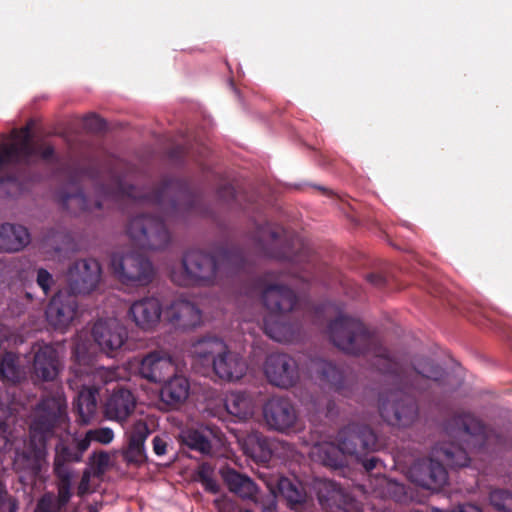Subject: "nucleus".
Returning <instances> with one entry per match:
<instances>
[{
	"instance_id": "0e129e2a",
	"label": "nucleus",
	"mask_w": 512,
	"mask_h": 512,
	"mask_svg": "<svg viewBox=\"0 0 512 512\" xmlns=\"http://www.w3.org/2000/svg\"><path fill=\"white\" fill-rule=\"evenodd\" d=\"M243 512H252V511H251V510L246 509V510H244Z\"/></svg>"
},
{
	"instance_id": "2eb2a0df",
	"label": "nucleus",
	"mask_w": 512,
	"mask_h": 512,
	"mask_svg": "<svg viewBox=\"0 0 512 512\" xmlns=\"http://www.w3.org/2000/svg\"><path fill=\"white\" fill-rule=\"evenodd\" d=\"M32 375L44 382L53 381L60 371V360L57 350L50 344H35L32 347Z\"/></svg>"
},
{
	"instance_id": "f8f14e48",
	"label": "nucleus",
	"mask_w": 512,
	"mask_h": 512,
	"mask_svg": "<svg viewBox=\"0 0 512 512\" xmlns=\"http://www.w3.org/2000/svg\"><path fill=\"white\" fill-rule=\"evenodd\" d=\"M264 372L269 382L280 388L292 387L299 378L295 359L284 353H272L267 356Z\"/></svg>"
},
{
	"instance_id": "c03bdc74",
	"label": "nucleus",
	"mask_w": 512,
	"mask_h": 512,
	"mask_svg": "<svg viewBox=\"0 0 512 512\" xmlns=\"http://www.w3.org/2000/svg\"><path fill=\"white\" fill-rule=\"evenodd\" d=\"M168 157L175 164H182L189 158L194 161H198V159L191 154L190 149L183 145H176L170 148L168 151Z\"/></svg>"
},
{
	"instance_id": "4d7b16f0",
	"label": "nucleus",
	"mask_w": 512,
	"mask_h": 512,
	"mask_svg": "<svg viewBox=\"0 0 512 512\" xmlns=\"http://www.w3.org/2000/svg\"><path fill=\"white\" fill-rule=\"evenodd\" d=\"M24 296L29 302L33 301L34 299V296L30 291H25Z\"/></svg>"
},
{
	"instance_id": "b1692460",
	"label": "nucleus",
	"mask_w": 512,
	"mask_h": 512,
	"mask_svg": "<svg viewBox=\"0 0 512 512\" xmlns=\"http://www.w3.org/2000/svg\"><path fill=\"white\" fill-rule=\"evenodd\" d=\"M317 497L322 506H337L345 512H362L360 504L343 494L341 488L333 481H324L318 488Z\"/></svg>"
},
{
	"instance_id": "4c0bfd02",
	"label": "nucleus",
	"mask_w": 512,
	"mask_h": 512,
	"mask_svg": "<svg viewBox=\"0 0 512 512\" xmlns=\"http://www.w3.org/2000/svg\"><path fill=\"white\" fill-rule=\"evenodd\" d=\"M491 505L499 512H512V493L496 489L489 496Z\"/></svg>"
},
{
	"instance_id": "49530a36",
	"label": "nucleus",
	"mask_w": 512,
	"mask_h": 512,
	"mask_svg": "<svg viewBox=\"0 0 512 512\" xmlns=\"http://www.w3.org/2000/svg\"><path fill=\"white\" fill-rule=\"evenodd\" d=\"M84 127L94 133H100L106 130V122L95 114L84 118Z\"/></svg>"
},
{
	"instance_id": "cd10ccee",
	"label": "nucleus",
	"mask_w": 512,
	"mask_h": 512,
	"mask_svg": "<svg viewBox=\"0 0 512 512\" xmlns=\"http://www.w3.org/2000/svg\"><path fill=\"white\" fill-rule=\"evenodd\" d=\"M190 384L186 377L175 375L165 382L160 391L161 400L172 408L183 404L189 396Z\"/></svg>"
},
{
	"instance_id": "c85d7f7f",
	"label": "nucleus",
	"mask_w": 512,
	"mask_h": 512,
	"mask_svg": "<svg viewBox=\"0 0 512 512\" xmlns=\"http://www.w3.org/2000/svg\"><path fill=\"white\" fill-rule=\"evenodd\" d=\"M99 388L96 386H84L79 391L74 402V409L78 413V421L89 424L97 411V396Z\"/></svg>"
},
{
	"instance_id": "de8ad7c7",
	"label": "nucleus",
	"mask_w": 512,
	"mask_h": 512,
	"mask_svg": "<svg viewBox=\"0 0 512 512\" xmlns=\"http://www.w3.org/2000/svg\"><path fill=\"white\" fill-rule=\"evenodd\" d=\"M92 466L99 472H103L109 465L110 457L104 452H94L90 458Z\"/></svg>"
},
{
	"instance_id": "6e6552de",
	"label": "nucleus",
	"mask_w": 512,
	"mask_h": 512,
	"mask_svg": "<svg viewBox=\"0 0 512 512\" xmlns=\"http://www.w3.org/2000/svg\"><path fill=\"white\" fill-rule=\"evenodd\" d=\"M110 266L114 276L126 286H147L153 281L155 276L152 262L138 252L125 255L113 254Z\"/></svg>"
},
{
	"instance_id": "680f3d73",
	"label": "nucleus",
	"mask_w": 512,
	"mask_h": 512,
	"mask_svg": "<svg viewBox=\"0 0 512 512\" xmlns=\"http://www.w3.org/2000/svg\"><path fill=\"white\" fill-rule=\"evenodd\" d=\"M85 493V488H83L82 484L79 486V494L82 495Z\"/></svg>"
},
{
	"instance_id": "412c9836",
	"label": "nucleus",
	"mask_w": 512,
	"mask_h": 512,
	"mask_svg": "<svg viewBox=\"0 0 512 512\" xmlns=\"http://www.w3.org/2000/svg\"><path fill=\"white\" fill-rule=\"evenodd\" d=\"M139 374L150 382L158 383L165 381L168 374L173 370L170 357L158 351L148 353L140 362Z\"/></svg>"
},
{
	"instance_id": "13d9d810",
	"label": "nucleus",
	"mask_w": 512,
	"mask_h": 512,
	"mask_svg": "<svg viewBox=\"0 0 512 512\" xmlns=\"http://www.w3.org/2000/svg\"><path fill=\"white\" fill-rule=\"evenodd\" d=\"M325 308H326V307H325L324 305H323V306H319V307H317V308L315 309V313H316V314H318V313H320V312H324Z\"/></svg>"
},
{
	"instance_id": "3c124183",
	"label": "nucleus",
	"mask_w": 512,
	"mask_h": 512,
	"mask_svg": "<svg viewBox=\"0 0 512 512\" xmlns=\"http://www.w3.org/2000/svg\"><path fill=\"white\" fill-rule=\"evenodd\" d=\"M356 459L362 463V466L364 467L365 471L369 473L376 469L379 464H382L381 460L375 456H371L369 458L361 456L360 458Z\"/></svg>"
},
{
	"instance_id": "5701e85b",
	"label": "nucleus",
	"mask_w": 512,
	"mask_h": 512,
	"mask_svg": "<svg viewBox=\"0 0 512 512\" xmlns=\"http://www.w3.org/2000/svg\"><path fill=\"white\" fill-rule=\"evenodd\" d=\"M136 399L132 392L125 388L113 391L105 403V415L110 420L125 421L135 410Z\"/></svg>"
},
{
	"instance_id": "aec40b11",
	"label": "nucleus",
	"mask_w": 512,
	"mask_h": 512,
	"mask_svg": "<svg viewBox=\"0 0 512 512\" xmlns=\"http://www.w3.org/2000/svg\"><path fill=\"white\" fill-rule=\"evenodd\" d=\"M312 369L317 373L321 381L325 382L330 389L338 394L348 397L352 392V385L344 370L334 363L317 359L313 361Z\"/></svg>"
},
{
	"instance_id": "79ce46f5",
	"label": "nucleus",
	"mask_w": 512,
	"mask_h": 512,
	"mask_svg": "<svg viewBox=\"0 0 512 512\" xmlns=\"http://www.w3.org/2000/svg\"><path fill=\"white\" fill-rule=\"evenodd\" d=\"M18 509L17 499L9 494L6 485L0 481V512H18Z\"/></svg>"
},
{
	"instance_id": "423d86ee",
	"label": "nucleus",
	"mask_w": 512,
	"mask_h": 512,
	"mask_svg": "<svg viewBox=\"0 0 512 512\" xmlns=\"http://www.w3.org/2000/svg\"><path fill=\"white\" fill-rule=\"evenodd\" d=\"M262 300L269 311L263 319L265 334L277 342L294 341L301 330V323L291 322L289 315L298 304L296 293L286 285L272 283L263 288Z\"/></svg>"
},
{
	"instance_id": "2f4dec72",
	"label": "nucleus",
	"mask_w": 512,
	"mask_h": 512,
	"mask_svg": "<svg viewBox=\"0 0 512 512\" xmlns=\"http://www.w3.org/2000/svg\"><path fill=\"white\" fill-rule=\"evenodd\" d=\"M225 408L227 412L239 421L249 419L254 413V405L246 393H231L226 397Z\"/></svg>"
},
{
	"instance_id": "e2e57ef3",
	"label": "nucleus",
	"mask_w": 512,
	"mask_h": 512,
	"mask_svg": "<svg viewBox=\"0 0 512 512\" xmlns=\"http://www.w3.org/2000/svg\"><path fill=\"white\" fill-rule=\"evenodd\" d=\"M333 405H334V404H333L331 401H329V402L327 403V409H328V412H329V411H331V409H332V406H333Z\"/></svg>"
},
{
	"instance_id": "c9c22d12",
	"label": "nucleus",
	"mask_w": 512,
	"mask_h": 512,
	"mask_svg": "<svg viewBox=\"0 0 512 512\" xmlns=\"http://www.w3.org/2000/svg\"><path fill=\"white\" fill-rule=\"evenodd\" d=\"M377 485L381 489L380 494L383 497H391L398 500L405 493V488L403 484L390 478H387L384 475L377 478Z\"/></svg>"
},
{
	"instance_id": "a878e982",
	"label": "nucleus",
	"mask_w": 512,
	"mask_h": 512,
	"mask_svg": "<svg viewBox=\"0 0 512 512\" xmlns=\"http://www.w3.org/2000/svg\"><path fill=\"white\" fill-rule=\"evenodd\" d=\"M346 455L341 445L333 442L317 443L312 447L311 456L315 461L330 469H341L346 466Z\"/></svg>"
},
{
	"instance_id": "6ab92c4d",
	"label": "nucleus",
	"mask_w": 512,
	"mask_h": 512,
	"mask_svg": "<svg viewBox=\"0 0 512 512\" xmlns=\"http://www.w3.org/2000/svg\"><path fill=\"white\" fill-rule=\"evenodd\" d=\"M152 433L145 420L135 421L130 429L126 432L128 438V446L123 451V458L129 464L139 465L146 460L145 441Z\"/></svg>"
},
{
	"instance_id": "9d476101",
	"label": "nucleus",
	"mask_w": 512,
	"mask_h": 512,
	"mask_svg": "<svg viewBox=\"0 0 512 512\" xmlns=\"http://www.w3.org/2000/svg\"><path fill=\"white\" fill-rule=\"evenodd\" d=\"M263 418L270 430L290 433L296 430L298 411L289 398L274 396L265 402Z\"/></svg>"
},
{
	"instance_id": "f3484780",
	"label": "nucleus",
	"mask_w": 512,
	"mask_h": 512,
	"mask_svg": "<svg viewBox=\"0 0 512 512\" xmlns=\"http://www.w3.org/2000/svg\"><path fill=\"white\" fill-rule=\"evenodd\" d=\"M92 336L101 351L112 355L127 339L126 329L116 321H97L92 328Z\"/></svg>"
},
{
	"instance_id": "39448f33",
	"label": "nucleus",
	"mask_w": 512,
	"mask_h": 512,
	"mask_svg": "<svg viewBox=\"0 0 512 512\" xmlns=\"http://www.w3.org/2000/svg\"><path fill=\"white\" fill-rule=\"evenodd\" d=\"M66 400L59 391L43 397L36 407L30 425L28 451L18 454L14 461L16 471H26L30 476L40 472V461L46 456L47 442L55 435V429L67 419Z\"/></svg>"
},
{
	"instance_id": "6e6d98bb",
	"label": "nucleus",
	"mask_w": 512,
	"mask_h": 512,
	"mask_svg": "<svg viewBox=\"0 0 512 512\" xmlns=\"http://www.w3.org/2000/svg\"><path fill=\"white\" fill-rule=\"evenodd\" d=\"M7 432V425L5 423H0V438L4 441L6 444L8 442V437L6 435Z\"/></svg>"
},
{
	"instance_id": "c756f323",
	"label": "nucleus",
	"mask_w": 512,
	"mask_h": 512,
	"mask_svg": "<svg viewBox=\"0 0 512 512\" xmlns=\"http://www.w3.org/2000/svg\"><path fill=\"white\" fill-rule=\"evenodd\" d=\"M26 378V370L20 357L5 352L0 357V380L6 384H18Z\"/></svg>"
},
{
	"instance_id": "a18cd8bd",
	"label": "nucleus",
	"mask_w": 512,
	"mask_h": 512,
	"mask_svg": "<svg viewBox=\"0 0 512 512\" xmlns=\"http://www.w3.org/2000/svg\"><path fill=\"white\" fill-rule=\"evenodd\" d=\"M36 283L42 289L43 297H47L54 284V279L46 269L39 268L37 270Z\"/></svg>"
},
{
	"instance_id": "473e14b6",
	"label": "nucleus",
	"mask_w": 512,
	"mask_h": 512,
	"mask_svg": "<svg viewBox=\"0 0 512 512\" xmlns=\"http://www.w3.org/2000/svg\"><path fill=\"white\" fill-rule=\"evenodd\" d=\"M26 139L32 148V153L30 155H25V154L21 153V155H19V157H17V159L9 161V162H5L2 165V168L5 165H9V164L28 163L30 161V159L35 155H39L43 160H50L53 158L55 151L52 146L47 145L45 147H42V146L36 147L33 145L32 141H31L30 128L28 126L22 129L21 141L19 143H14V144L17 146H21V145H23V143Z\"/></svg>"
},
{
	"instance_id": "bb28decb",
	"label": "nucleus",
	"mask_w": 512,
	"mask_h": 512,
	"mask_svg": "<svg viewBox=\"0 0 512 512\" xmlns=\"http://www.w3.org/2000/svg\"><path fill=\"white\" fill-rule=\"evenodd\" d=\"M30 242V233L22 225L4 223L0 225V249L6 252L22 250Z\"/></svg>"
},
{
	"instance_id": "4be33fe9",
	"label": "nucleus",
	"mask_w": 512,
	"mask_h": 512,
	"mask_svg": "<svg viewBox=\"0 0 512 512\" xmlns=\"http://www.w3.org/2000/svg\"><path fill=\"white\" fill-rule=\"evenodd\" d=\"M215 375L224 381H236L245 374L247 365L245 360L236 352L225 347L224 353L216 358L212 366Z\"/></svg>"
},
{
	"instance_id": "9b49d317",
	"label": "nucleus",
	"mask_w": 512,
	"mask_h": 512,
	"mask_svg": "<svg viewBox=\"0 0 512 512\" xmlns=\"http://www.w3.org/2000/svg\"><path fill=\"white\" fill-rule=\"evenodd\" d=\"M101 273L100 263L94 258L76 261L69 269L68 292L75 296L90 294L98 286Z\"/></svg>"
},
{
	"instance_id": "1a4fd4ad",
	"label": "nucleus",
	"mask_w": 512,
	"mask_h": 512,
	"mask_svg": "<svg viewBox=\"0 0 512 512\" xmlns=\"http://www.w3.org/2000/svg\"><path fill=\"white\" fill-rule=\"evenodd\" d=\"M347 455L360 458L377 451L381 447L375 432L367 425L350 423L340 429L336 436Z\"/></svg>"
},
{
	"instance_id": "e433bc0d",
	"label": "nucleus",
	"mask_w": 512,
	"mask_h": 512,
	"mask_svg": "<svg viewBox=\"0 0 512 512\" xmlns=\"http://www.w3.org/2000/svg\"><path fill=\"white\" fill-rule=\"evenodd\" d=\"M279 492L292 504H300L304 501V494L297 485L288 478H280L278 481Z\"/></svg>"
},
{
	"instance_id": "7ed1b4c3",
	"label": "nucleus",
	"mask_w": 512,
	"mask_h": 512,
	"mask_svg": "<svg viewBox=\"0 0 512 512\" xmlns=\"http://www.w3.org/2000/svg\"><path fill=\"white\" fill-rule=\"evenodd\" d=\"M444 428L449 437L464 444L453 441L438 443L433 447L430 458L416 461L409 470L413 483L433 492L440 491L448 483V472L444 465L466 467L471 461L469 453L472 451L494 452L512 446L501 432L487 427L468 411L454 413L447 419Z\"/></svg>"
},
{
	"instance_id": "603ef678",
	"label": "nucleus",
	"mask_w": 512,
	"mask_h": 512,
	"mask_svg": "<svg viewBox=\"0 0 512 512\" xmlns=\"http://www.w3.org/2000/svg\"><path fill=\"white\" fill-rule=\"evenodd\" d=\"M366 280L376 288H384L387 283V279L380 273H369L366 276Z\"/></svg>"
},
{
	"instance_id": "58836bf2",
	"label": "nucleus",
	"mask_w": 512,
	"mask_h": 512,
	"mask_svg": "<svg viewBox=\"0 0 512 512\" xmlns=\"http://www.w3.org/2000/svg\"><path fill=\"white\" fill-rule=\"evenodd\" d=\"M99 170L95 163H89L87 166H76L71 171V181L77 184L83 179L97 180Z\"/></svg>"
},
{
	"instance_id": "5fc2aeb1",
	"label": "nucleus",
	"mask_w": 512,
	"mask_h": 512,
	"mask_svg": "<svg viewBox=\"0 0 512 512\" xmlns=\"http://www.w3.org/2000/svg\"><path fill=\"white\" fill-rule=\"evenodd\" d=\"M201 484L204 489L210 493L216 494L219 492V485L212 476L202 481Z\"/></svg>"
},
{
	"instance_id": "09e8293b",
	"label": "nucleus",
	"mask_w": 512,
	"mask_h": 512,
	"mask_svg": "<svg viewBox=\"0 0 512 512\" xmlns=\"http://www.w3.org/2000/svg\"><path fill=\"white\" fill-rule=\"evenodd\" d=\"M60 510L55 505L52 496L44 495L38 501L35 512H59Z\"/></svg>"
},
{
	"instance_id": "ea45409f",
	"label": "nucleus",
	"mask_w": 512,
	"mask_h": 512,
	"mask_svg": "<svg viewBox=\"0 0 512 512\" xmlns=\"http://www.w3.org/2000/svg\"><path fill=\"white\" fill-rule=\"evenodd\" d=\"M218 198L226 203L230 209H243L238 201V195L234 187L230 184L222 185L217 190Z\"/></svg>"
},
{
	"instance_id": "37998d69",
	"label": "nucleus",
	"mask_w": 512,
	"mask_h": 512,
	"mask_svg": "<svg viewBox=\"0 0 512 512\" xmlns=\"http://www.w3.org/2000/svg\"><path fill=\"white\" fill-rule=\"evenodd\" d=\"M71 477L72 475H68L65 477H57L60 481L58 486V499L57 506L58 509H62L71 498Z\"/></svg>"
},
{
	"instance_id": "f257e3e1",
	"label": "nucleus",
	"mask_w": 512,
	"mask_h": 512,
	"mask_svg": "<svg viewBox=\"0 0 512 512\" xmlns=\"http://www.w3.org/2000/svg\"><path fill=\"white\" fill-rule=\"evenodd\" d=\"M328 334L333 344L345 353L370 356L376 370L389 378L393 388L379 397L382 419L392 426L412 425L419 412L415 393L428 390L432 383H440L444 371L434 363H428L423 370L404 366L383 346L375 332L346 315H339L329 323Z\"/></svg>"
},
{
	"instance_id": "20e7f679",
	"label": "nucleus",
	"mask_w": 512,
	"mask_h": 512,
	"mask_svg": "<svg viewBox=\"0 0 512 512\" xmlns=\"http://www.w3.org/2000/svg\"><path fill=\"white\" fill-rule=\"evenodd\" d=\"M248 258L237 246L218 249L215 254L198 249L186 251L179 264L170 270L171 281L179 286H209L223 273L245 270Z\"/></svg>"
},
{
	"instance_id": "864d4df0",
	"label": "nucleus",
	"mask_w": 512,
	"mask_h": 512,
	"mask_svg": "<svg viewBox=\"0 0 512 512\" xmlns=\"http://www.w3.org/2000/svg\"><path fill=\"white\" fill-rule=\"evenodd\" d=\"M212 473H213V471H212L210 465L207 463H202L197 470V479L201 483L205 479L212 476Z\"/></svg>"
},
{
	"instance_id": "72a5a7b5",
	"label": "nucleus",
	"mask_w": 512,
	"mask_h": 512,
	"mask_svg": "<svg viewBox=\"0 0 512 512\" xmlns=\"http://www.w3.org/2000/svg\"><path fill=\"white\" fill-rule=\"evenodd\" d=\"M183 443L190 449L201 454H210L212 451L211 441L205 431L190 429L182 434Z\"/></svg>"
},
{
	"instance_id": "f03ea898",
	"label": "nucleus",
	"mask_w": 512,
	"mask_h": 512,
	"mask_svg": "<svg viewBox=\"0 0 512 512\" xmlns=\"http://www.w3.org/2000/svg\"><path fill=\"white\" fill-rule=\"evenodd\" d=\"M101 191L106 197H127L160 209L161 216L139 214L127 224L126 233L132 244L143 250H161L168 246L171 237L166 220L190 214H206L199 195L191 189L189 183L174 177H163L156 187L145 193H138L134 186L127 185L120 178L115 179L113 189L102 187Z\"/></svg>"
},
{
	"instance_id": "a211bd4d",
	"label": "nucleus",
	"mask_w": 512,
	"mask_h": 512,
	"mask_svg": "<svg viewBox=\"0 0 512 512\" xmlns=\"http://www.w3.org/2000/svg\"><path fill=\"white\" fill-rule=\"evenodd\" d=\"M162 313L164 314L162 304L154 296L136 300L129 308V315L142 330H152L159 323Z\"/></svg>"
},
{
	"instance_id": "4468645a",
	"label": "nucleus",
	"mask_w": 512,
	"mask_h": 512,
	"mask_svg": "<svg viewBox=\"0 0 512 512\" xmlns=\"http://www.w3.org/2000/svg\"><path fill=\"white\" fill-rule=\"evenodd\" d=\"M78 302L75 295L68 291H59L51 299L46 317L55 329H66L77 315Z\"/></svg>"
},
{
	"instance_id": "7c9ffc66",
	"label": "nucleus",
	"mask_w": 512,
	"mask_h": 512,
	"mask_svg": "<svg viewBox=\"0 0 512 512\" xmlns=\"http://www.w3.org/2000/svg\"><path fill=\"white\" fill-rule=\"evenodd\" d=\"M222 477L229 490L241 498H251L256 492L254 482L248 476L240 474L234 469L223 470Z\"/></svg>"
},
{
	"instance_id": "a19ab883",
	"label": "nucleus",
	"mask_w": 512,
	"mask_h": 512,
	"mask_svg": "<svg viewBox=\"0 0 512 512\" xmlns=\"http://www.w3.org/2000/svg\"><path fill=\"white\" fill-rule=\"evenodd\" d=\"M114 438L112 429L108 427L91 429L86 432L83 440H87V448H89L92 441L99 442L101 444H109Z\"/></svg>"
},
{
	"instance_id": "f704fd0d",
	"label": "nucleus",
	"mask_w": 512,
	"mask_h": 512,
	"mask_svg": "<svg viewBox=\"0 0 512 512\" xmlns=\"http://www.w3.org/2000/svg\"><path fill=\"white\" fill-rule=\"evenodd\" d=\"M60 203L65 210L73 214L91 209L88 199L80 189L73 194L62 193L60 195Z\"/></svg>"
},
{
	"instance_id": "052dcab7",
	"label": "nucleus",
	"mask_w": 512,
	"mask_h": 512,
	"mask_svg": "<svg viewBox=\"0 0 512 512\" xmlns=\"http://www.w3.org/2000/svg\"><path fill=\"white\" fill-rule=\"evenodd\" d=\"M95 207H96L97 209H101V208H102V203H101L100 201H96V202H95Z\"/></svg>"
},
{
	"instance_id": "0eeeda50",
	"label": "nucleus",
	"mask_w": 512,
	"mask_h": 512,
	"mask_svg": "<svg viewBox=\"0 0 512 512\" xmlns=\"http://www.w3.org/2000/svg\"><path fill=\"white\" fill-rule=\"evenodd\" d=\"M253 249L258 257L301 263L308 260L310 250L298 238H291L278 225L265 222L252 234Z\"/></svg>"
},
{
	"instance_id": "bf43d9fd",
	"label": "nucleus",
	"mask_w": 512,
	"mask_h": 512,
	"mask_svg": "<svg viewBox=\"0 0 512 512\" xmlns=\"http://www.w3.org/2000/svg\"><path fill=\"white\" fill-rule=\"evenodd\" d=\"M319 190H321L323 193L327 194V195H331L332 192L328 191L326 188L324 187H317Z\"/></svg>"
},
{
	"instance_id": "ddd939ff",
	"label": "nucleus",
	"mask_w": 512,
	"mask_h": 512,
	"mask_svg": "<svg viewBox=\"0 0 512 512\" xmlns=\"http://www.w3.org/2000/svg\"><path fill=\"white\" fill-rule=\"evenodd\" d=\"M87 440L77 437L60 438L55 447L54 473L57 477L72 475L69 465L79 463L88 450Z\"/></svg>"
},
{
	"instance_id": "dca6fc26",
	"label": "nucleus",
	"mask_w": 512,
	"mask_h": 512,
	"mask_svg": "<svg viewBox=\"0 0 512 512\" xmlns=\"http://www.w3.org/2000/svg\"><path fill=\"white\" fill-rule=\"evenodd\" d=\"M165 319L176 329H193L201 323L202 313L192 301L179 297L164 310Z\"/></svg>"
},
{
	"instance_id": "8fccbe9b",
	"label": "nucleus",
	"mask_w": 512,
	"mask_h": 512,
	"mask_svg": "<svg viewBox=\"0 0 512 512\" xmlns=\"http://www.w3.org/2000/svg\"><path fill=\"white\" fill-rule=\"evenodd\" d=\"M153 451L157 456H163L167 452V440L166 437L163 436H155L152 440Z\"/></svg>"
},
{
	"instance_id": "393cba45",
	"label": "nucleus",
	"mask_w": 512,
	"mask_h": 512,
	"mask_svg": "<svg viewBox=\"0 0 512 512\" xmlns=\"http://www.w3.org/2000/svg\"><path fill=\"white\" fill-rule=\"evenodd\" d=\"M227 344L219 337L206 335L195 340L190 352L202 365L213 366L215 360L221 353H224Z\"/></svg>"
}]
</instances>
